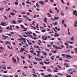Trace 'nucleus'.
<instances>
[{"label":"nucleus","mask_w":77,"mask_h":77,"mask_svg":"<svg viewBox=\"0 0 77 77\" xmlns=\"http://www.w3.org/2000/svg\"><path fill=\"white\" fill-rule=\"evenodd\" d=\"M19 41H22L24 42H26V41L25 40V39L24 38H20V39H18Z\"/></svg>","instance_id":"nucleus-1"},{"label":"nucleus","mask_w":77,"mask_h":77,"mask_svg":"<svg viewBox=\"0 0 77 77\" xmlns=\"http://www.w3.org/2000/svg\"><path fill=\"white\" fill-rule=\"evenodd\" d=\"M0 25H1V26H7L8 25L6 24V23L2 22L1 23V24L0 23Z\"/></svg>","instance_id":"nucleus-2"},{"label":"nucleus","mask_w":77,"mask_h":77,"mask_svg":"<svg viewBox=\"0 0 77 77\" xmlns=\"http://www.w3.org/2000/svg\"><path fill=\"white\" fill-rule=\"evenodd\" d=\"M66 57L67 58H66V59H70V58H72V57L68 54H66L65 55Z\"/></svg>","instance_id":"nucleus-3"},{"label":"nucleus","mask_w":77,"mask_h":77,"mask_svg":"<svg viewBox=\"0 0 77 77\" xmlns=\"http://www.w3.org/2000/svg\"><path fill=\"white\" fill-rule=\"evenodd\" d=\"M42 39L46 40H47V37L42 36Z\"/></svg>","instance_id":"nucleus-4"},{"label":"nucleus","mask_w":77,"mask_h":77,"mask_svg":"<svg viewBox=\"0 0 77 77\" xmlns=\"http://www.w3.org/2000/svg\"><path fill=\"white\" fill-rule=\"evenodd\" d=\"M59 17H54V19L55 20H59Z\"/></svg>","instance_id":"nucleus-5"},{"label":"nucleus","mask_w":77,"mask_h":77,"mask_svg":"<svg viewBox=\"0 0 77 77\" xmlns=\"http://www.w3.org/2000/svg\"><path fill=\"white\" fill-rule=\"evenodd\" d=\"M44 21L45 23H47V18H44Z\"/></svg>","instance_id":"nucleus-6"},{"label":"nucleus","mask_w":77,"mask_h":77,"mask_svg":"<svg viewBox=\"0 0 77 77\" xmlns=\"http://www.w3.org/2000/svg\"><path fill=\"white\" fill-rule=\"evenodd\" d=\"M55 48H56V49H58V50H60V49H61L62 48H61L59 47H57V46H56Z\"/></svg>","instance_id":"nucleus-7"},{"label":"nucleus","mask_w":77,"mask_h":77,"mask_svg":"<svg viewBox=\"0 0 77 77\" xmlns=\"http://www.w3.org/2000/svg\"><path fill=\"white\" fill-rule=\"evenodd\" d=\"M25 33L26 34V35H27V34H29V35H31V34L30 33V32H29V31H27V32H25Z\"/></svg>","instance_id":"nucleus-8"},{"label":"nucleus","mask_w":77,"mask_h":77,"mask_svg":"<svg viewBox=\"0 0 77 77\" xmlns=\"http://www.w3.org/2000/svg\"><path fill=\"white\" fill-rule=\"evenodd\" d=\"M43 63H44L46 65H49V63H47V62L43 61Z\"/></svg>","instance_id":"nucleus-9"},{"label":"nucleus","mask_w":77,"mask_h":77,"mask_svg":"<svg viewBox=\"0 0 77 77\" xmlns=\"http://www.w3.org/2000/svg\"><path fill=\"white\" fill-rule=\"evenodd\" d=\"M12 60L14 61V62H17V60L14 58H12Z\"/></svg>","instance_id":"nucleus-10"},{"label":"nucleus","mask_w":77,"mask_h":77,"mask_svg":"<svg viewBox=\"0 0 77 77\" xmlns=\"http://www.w3.org/2000/svg\"><path fill=\"white\" fill-rule=\"evenodd\" d=\"M70 39L71 41H74V36H72L70 38Z\"/></svg>","instance_id":"nucleus-11"},{"label":"nucleus","mask_w":77,"mask_h":77,"mask_svg":"<svg viewBox=\"0 0 77 77\" xmlns=\"http://www.w3.org/2000/svg\"><path fill=\"white\" fill-rule=\"evenodd\" d=\"M39 3H40V4L41 3L42 5H44V2H42V1H40Z\"/></svg>","instance_id":"nucleus-12"},{"label":"nucleus","mask_w":77,"mask_h":77,"mask_svg":"<svg viewBox=\"0 0 77 77\" xmlns=\"http://www.w3.org/2000/svg\"><path fill=\"white\" fill-rule=\"evenodd\" d=\"M10 14L11 15H12V16H13V15H15V13H11Z\"/></svg>","instance_id":"nucleus-13"},{"label":"nucleus","mask_w":77,"mask_h":77,"mask_svg":"<svg viewBox=\"0 0 77 77\" xmlns=\"http://www.w3.org/2000/svg\"><path fill=\"white\" fill-rule=\"evenodd\" d=\"M2 37H4V38H8V39H9V37L8 36H5V35H2Z\"/></svg>","instance_id":"nucleus-14"},{"label":"nucleus","mask_w":77,"mask_h":77,"mask_svg":"<svg viewBox=\"0 0 77 77\" xmlns=\"http://www.w3.org/2000/svg\"><path fill=\"white\" fill-rule=\"evenodd\" d=\"M21 50H22V51H25L24 48H21Z\"/></svg>","instance_id":"nucleus-15"},{"label":"nucleus","mask_w":77,"mask_h":77,"mask_svg":"<svg viewBox=\"0 0 77 77\" xmlns=\"http://www.w3.org/2000/svg\"><path fill=\"white\" fill-rule=\"evenodd\" d=\"M26 35L28 36H29L30 37V38H33V36L32 35Z\"/></svg>","instance_id":"nucleus-16"},{"label":"nucleus","mask_w":77,"mask_h":77,"mask_svg":"<svg viewBox=\"0 0 77 77\" xmlns=\"http://www.w3.org/2000/svg\"><path fill=\"white\" fill-rule=\"evenodd\" d=\"M23 17L25 18H26V19H28V17H27V16H24V15H23Z\"/></svg>","instance_id":"nucleus-17"},{"label":"nucleus","mask_w":77,"mask_h":77,"mask_svg":"<svg viewBox=\"0 0 77 77\" xmlns=\"http://www.w3.org/2000/svg\"><path fill=\"white\" fill-rule=\"evenodd\" d=\"M61 23L62 24H64V23H65V20H62Z\"/></svg>","instance_id":"nucleus-18"},{"label":"nucleus","mask_w":77,"mask_h":77,"mask_svg":"<svg viewBox=\"0 0 77 77\" xmlns=\"http://www.w3.org/2000/svg\"><path fill=\"white\" fill-rule=\"evenodd\" d=\"M65 45H66L67 46V47H69V45H68V43L66 42L64 43Z\"/></svg>","instance_id":"nucleus-19"},{"label":"nucleus","mask_w":77,"mask_h":77,"mask_svg":"<svg viewBox=\"0 0 77 77\" xmlns=\"http://www.w3.org/2000/svg\"><path fill=\"white\" fill-rule=\"evenodd\" d=\"M12 22L13 24H16V22H15V21L14 20H13Z\"/></svg>","instance_id":"nucleus-20"},{"label":"nucleus","mask_w":77,"mask_h":77,"mask_svg":"<svg viewBox=\"0 0 77 77\" xmlns=\"http://www.w3.org/2000/svg\"><path fill=\"white\" fill-rule=\"evenodd\" d=\"M17 22L19 23H20L21 22H23V21L21 20H20L19 21L18 20Z\"/></svg>","instance_id":"nucleus-21"},{"label":"nucleus","mask_w":77,"mask_h":77,"mask_svg":"<svg viewBox=\"0 0 77 77\" xmlns=\"http://www.w3.org/2000/svg\"><path fill=\"white\" fill-rule=\"evenodd\" d=\"M75 13H77V11H76V10H75V11L73 12V14H75Z\"/></svg>","instance_id":"nucleus-22"},{"label":"nucleus","mask_w":77,"mask_h":77,"mask_svg":"<svg viewBox=\"0 0 77 77\" xmlns=\"http://www.w3.org/2000/svg\"><path fill=\"white\" fill-rule=\"evenodd\" d=\"M26 3H27V4H30L31 5V4H32V3H31L29 2V1H27L26 2Z\"/></svg>","instance_id":"nucleus-23"},{"label":"nucleus","mask_w":77,"mask_h":77,"mask_svg":"<svg viewBox=\"0 0 77 77\" xmlns=\"http://www.w3.org/2000/svg\"><path fill=\"white\" fill-rule=\"evenodd\" d=\"M53 57H54V56H52V57H51V59H52V60H54V59Z\"/></svg>","instance_id":"nucleus-24"},{"label":"nucleus","mask_w":77,"mask_h":77,"mask_svg":"<svg viewBox=\"0 0 77 77\" xmlns=\"http://www.w3.org/2000/svg\"><path fill=\"white\" fill-rule=\"evenodd\" d=\"M23 36H24V37H26V38H28V36L25 35H23Z\"/></svg>","instance_id":"nucleus-25"},{"label":"nucleus","mask_w":77,"mask_h":77,"mask_svg":"<svg viewBox=\"0 0 77 77\" xmlns=\"http://www.w3.org/2000/svg\"><path fill=\"white\" fill-rule=\"evenodd\" d=\"M66 75H67L66 77H71V76L70 75H67V74H66Z\"/></svg>","instance_id":"nucleus-26"},{"label":"nucleus","mask_w":77,"mask_h":77,"mask_svg":"<svg viewBox=\"0 0 77 77\" xmlns=\"http://www.w3.org/2000/svg\"><path fill=\"white\" fill-rule=\"evenodd\" d=\"M61 1L62 3H63V4H66L65 2H63V0H61Z\"/></svg>","instance_id":"nucleus-27"},{"label":"nucleus","mask_w":77,"mask_h":77,"mask_svg":"<svg viewBox=\"0 0 77 77\" xmlns=\"http://www.w3.org/2000/svg\"><path fill=\"white\" fill-rule=\"evenodd\" d=\"M52 52L53 53H57V52L54 51H52Z\"/></svg>","instance_id":"nucleus-28"},{"label":"nucleus","mask_w":77,"mask_h":77,"mask_svg":"<svg viewBox=\"0 0 77 77\" xmlns=\"http://www.w3.org/2000/svg\"><path fill=\"white\" fill-rule=\"evenodd\" d=\"M47 70L48 71H50V72H52V71H51V69H47Z\"/></svg>","instance_id":"nucleus-29"},{"label":"nucleus","mask_w":77,"mask_h":77,"mask_svg":"<svg viewBox=\"0 0 77 77\" xmlns=\"http://www.w3.org/2000/svg\"><path fill=\"white\" fill-rule=\"evenodd\" d=\"M45 31H46V30H42V32L43 33H44V32H45Z\"/></svg>","instance_id":"nucleus-30"},{"label":"nucleus","mask_w":77,"mask_h":77,"mask_svg":"<svg viewBox=\"0 0 77 77\" xmlns=\"http://www.w3.org/2000/svg\"><path fill=\"white\" fill-rule=\"evenodd\" d=\"M57 67H58L59 68H60V69H61V67H60L59 65H57Z\"/></svg>","instance_id":"nucleus-31"},{"label":"nucleus","mask_w":77,"mask_h":77,"mask_svg":"<svg viewBox=\"0 0 77 77\" xmlns=\"http://www.w3.org/2000/svg\"><path fill=\"white\" fill-rule=\"evenodd\" d=\"M65 55H66V54H62L61 56H63V57H65Z\"/></svg>","instance_id":"nucleus-32"},{"label":"nucleus","mask_w":77,"mask_h":77,"mask_svg":"<svg viewBox=\"0 0 77 77\" xmlns=\"http://www.w3.org/2000/svg\"><path fill=\"white\" fill-rule=\"evenodd\" d=\"M27 21H32V20H31V19H27Z\"/></svg>","instance_id":"nucleus-33"},{"label":"nucleus","mask_w":77,"mask_h":77,"mask_svg":"<svg viewBox=\"0 0 77 77\" xmlns=\"http://www.w3.org/2000/svg\"><path fill=\"white\" fill-rule=\"evenodd\" d=\"M49 12L51 14H53V11H51V10H49Z\"/></svg>","instance_id":"nucleus-34"},{"label":"nucleus","mask_w":77,"mask_h":77,"mask_svg":"<svg viewBox=\"0 0 77 77\" xmlns=\"http://www.w3.org/2000/svg\"><path fill=\"white\" fill-rule=\"evenodd\" d=\"M3 9H5L4 8H0V10H3Z\"/></svg>","instance_id":"nucleus-35"},{"label":"nucleus","mask_w":77,"mask_h":77,"mask_svg":"<svg viewBox=\"0 0 77 77\" xmlns=\"http://www.w3.org/2000/svg\"><path fill=\"white\" fill-rule=\"evenodd\" d=\"M14 3L16 5H18V3L17 2H15Z\"/></svg>","instance_id":"nucleus-36"},{"label":"nucleus","mask_w":77,"mask_h":77,"mask_svg":"<svg viewBox=\"0 0 77 77\" xmlns=\"http://www.w3.org/2000/svg\"><path fill=\"white\" fill-rule=\"evenodd\" d=\"M36 6L38 7V8L39 7V5H38V3H36Z\"/></svg>","instance_id":"nucleus-37"},{"label":"nucleus","mask_w":77,"mask_h":77,"mask_svg":"<svg viewBox=\"0 0 77 77\" xmlns=\"http://www.w3.org/2000/svg\"><path fill=\"white\" fill-rule=\"evenodd\" d=\"M33 35L34 36H35V37H36V34H35V33H33Z\"/></svg>","instance_id":"nucleus-38"},{"label":"nucleus","mask_w":77,"mask_h":77,"mask_svg":"<svg viewBox=\"0 0 77 77\" xmlns=\"http://www.w3.org/2000/svg\"><path fill=\"white\" fill-rule=\"evenodd\" d=\"M9 10H10V8H8V9H5L6 11H9Z\"/></svg>","instance_id":"nucleus-39"},{"label":"nucleus","mask_w":77,"mask_h":77,"mask_svg":"<svg viewBox=\"0 0 77 77\" xmlns=\"http://www.w3.org/2000/svg\"><path fill=\"white\" fill-rule=\"evenodd\" d=\"M36 52L37 53H39L40 54H41V51H37Z\"/></svg>","instance_id":"nucleus-40"},{"label":"nucleus","mask_w":77,"mask_h":77,"mask_svg":"<svg viewBox=\"0 0 77 77\" xmlns=\"http://www.w3.org/2000/svg\"><path fill=\"white\" fill-rule=\"evenodd\" d=\"M4 18H6V19H5V20H7V19H8V17H6L5 16H4Z\"/></svg>","instance_id":"nucleus-41"},{"label":"nucleus","mask_w":77,"mask_h":77,"mask_svg":"<svg viewBox=\"0 0 77 77\" xmlns=\"http://www.w3.org/2000/svg\"><path fill=\"white\" fill-rule=\"evenodd\" d=\"M20 26L21 28H24V26L22 25H21Z\"/></svg>","instance_id":"nucleus-42"},{"label":"nucleus","mask_w":77,"mask_h":77,"mask_svg":"<svg viewBox=\"0 0 77 77\" xmlns=\"http://www.w3.org/2000/svg\"><path fill=\"white\" fill-rule=\"evenodd\" d=\"M65 62H69V61L68 60H65Z\"/></svg>","instance_id":"nucleus-43"},{"label":"nucleus","mask_w":77,"mask_h":77,"mask_svg":"<svg viewBox=\"0 0 77 77\" xmlns=\"http://www.w3.org/2000/svg\"><path fill=\"white\" fill-rule=\"evenodd\" d=\"M57 39H58V41H62V40L59 38H57Z\"/></svg>","instance_id":"nucleus-44"},{"label":"nucleus","mask_w":77,"mask_h":77,"mask_svg":"<svg viewBox=\"0 0 77 77\" xmlns=\"http://www.w3.org/2000/svg\"><path fill=\"white\" fill-rule=\"evenodd\" d=\"M59 60L61 61H62V60H63V59H62V58H59Z\"/></svg>","instance_id":"nucleus-45"},{"label":"nucleus","mask_w":77,"mask_h":77,"mask_svg":"<svg viewBox=\"0 0 77 77\" xmlns=\"http://www.w3.org/2000/svg\"><path fill=\"white\" fill-rule=\"evenodd\" d=\"M22 5H23V6H24L25 5V4L24 3V2H23L22 4Z\"/></svg>","instance_id":"nucleus-46"},{"label":"nucleus","mask_w":77,"mask_h":77,"mask_svg":"<svg viewBox=\"0 0 77 77\" xmlns=\"http://www.w3.org/2000/svg\"><path fill=\"white\" fill-rule=\"evenodd\" d=\"M35 59H36V60H38V61H40V60H39V59H38L36 58V57H35Z\"/></svg>","instance_id":"nucleus-47"},{"label":"nucleus","mask_w":77,"mask_h":77,"mask_svg":"<svg viewBox=\"0 0 77 77\" xmlns=\"http://www.w3.org/2000/svg\"><path fill=\"white\" fill-rule=\"evenodd\" d=\"M21 14H26V12H21Z\"/></svg>","instance_id":"nucleus-48"},{"label":"nucleus","mask_w":77,"mask_h":77,"mask_svg":"<svg viewBox=\"0 0 77 77\" xmlns=\"http://www.w3.org/2000/svg\"><path fill=\"white\" fill-rule=\"evenodd\" d=\"M61 14L63 16V15H64V14L63 13L61 12Z\"/></svg>","instance_id":"nucleus-49"},{"label":"nucleus","mask_w":77,"mask_h":77,"mask_svg":"<svg viewBox=\"0 0 77 77\" xmlns=\"http://www.w3.org/2000/svg\"><path fill=\"white\" fill-rule=\"evenodd\" d=\"M64 65H66V66H68V63H65L64 64Z\"/></svg>","instance_id":"nucleus-50"},{"label":"nucleus","mask_w":77,"mask_h":77,"mask_svg":"<svg viewBox=\"0 0 77 77\" xmlns=\"http://www.w3.org/2000/svg\"><path fill=\"white\" fill-rule=\"evenodd\" d=\"M27 56L28 57H32V56H31L30 55H29V54H27Z\"/></svg>","instance_id":"nucleus-51"},{"label":"nucleus","mask_w":77,"mask_h":77,"mask_svg":"<svg viewBox=\"0 0 77 77\" xmlns=\"http://www.w3.org/2000/svg\"><path fill=\"white\" fill-rule=\"evenodd\" d=\"M54 72H58V71L57 70H54Z\"/></svg>","instance_id":"nucleus-52"},{"label":"nucleus","mask_w":77,"mask_h":77,"mask_svg":"<svg viewBox=\"0 0 77 77\" xmlns=\"http://www.w3.org/2000/svg\"><path fill=\"white\" fill-rule=\"evenodd\" d=\"M74 26L75 27H77V25L75 23L74 24Z\"/></svg>","instance_id":"nucleus-53"},{"label":"nucleus","mask_w":77,"mask_h":77,"mask_svg":"<svg viewBox=\"0 0 77 77\" xmlns=\"http://www.w3.org/2000/svg\"><path fill=\"white\" fill-rule=\"evenodd\" d=\"M40 64H41V65H44V63H43L40 62Z\"/></svg>","instance_id":"nucleus-54"},{"label":"nucleus","mask_w":77,"mask_h":77,"mask_svg":"<svg viewBox=\"0 0 77 77\" xmlns=\"http://www.w3.org/2000/svg\"><path fill=\"white\" fill-rule=\"evenodd\" d=\"M69 48H73V47H72V46L70 45L69 46Z\"/></svg>","instance_id":"nucleus-55"},{"label":"nucleus","mask_w":77,"mask_h":77,"mask_svg":"<svg viewBox=\"0 0 77 77\" xmlns=\"http://www.w3.org/2000/svg\"><path fill=\"white\" fill-rule=\"evenodd\" d=\"M21 58H22V59H25V57H23L22 56H21Z\"/></svg>","instance_id":"nucleus-56"},{"label":"nucleus","mask_w":77,"mask_h":77,"mask_svg":"<svg viewBox=\"0 0 77 77\" xmlns=\"http://www.w3.org/2000/svg\"><path fill=\"white\" fill-rule=\"evenodd\" d=\"M3 72H4V73H7V72H8V71H4Z\"/></svg>","instance_id":"nucleus-57"},{"label":"nucleus","mask_w":77,"mask_h":77,"mask_svg":"<svg viewBox=\"0 0 77 77\" xmlns=\"http://www.w3.org/2000/svg\"><path fill=\"white\" fill-rule=\"evenodd\" d=\"M64 27H66V25L65 24H64Z\"/></svg>","instance_id":"nucleus-58"},{"label":"nucleus","mask_w":77,"mask_h":77,"mask_svg":"<svg viewBox=\"0 0 77 77\" xmlns=\"http://www.w3.org/2000/svg\"><path fill=\"white\" fill-rule=\"evenodd\" d=\"M32 75H33L34 76H35V77H37V75H35L34 74H32Z\"/></svg>","instance_id":"nucleus-59"},{"label":"nucleus","mask_w":77,"mask_h":77,"mask_svg":"<svg viewBox=\"0 0 77 77\" xmlns=\"http://www.w3.org/2000/svg\"><path fill=\"white\" fill-rule=\"evenodd\" d=\"M47 47H51V45H47Z\"/></svg>","instance_id":"nucleus-60"},{"label":"nucleus","mask_w":77,"mask_h":77,"mask_svg":"<svg viewBox=\"0 0 77 77\" xmlns=\"http://www.w3.org/2000/svg\"><path fill=\"white\" fill-rule=\"evenodd\" d=\"M28 44H29V45H32V43H31V42H28Z\"/></svg>","instance_id":"nucleus-61"},{"label":"nucleus","mask_w":77,"mask_h":77,"mask_svg":"<svg viewBox=\"0 0 77 77\" xmlns=\"http://www.w3.org/2000/svg\"><path fill=\"white\" fill-rule=\"evenodd\" d=\"M3 32V31L2 29H0V33Z\"/></svg>","instance_id":"nucleus-62"},{"label":"nucleus","mask_w":77,"mask_h":77,"mask_svg":"<svg viewBox=\"0 0 77 77\" xmlns=\"http://www.w3.org/2000/svg\"><path fill=\"white\" fill-rule=\"evenodd\" d=\"M59 10H57V13H59Z\"/></svg>","instance_id":"nucleus-63"},{"label":"nucleus","mask_w":77,"mask_h":77,"mask_svg":"<svg viewBox=\"0 0 77 77\" xmlns=\"http://www.w3.org/2000/svg\"><path fill=\"white\" fill-rule=\"evenodd\" d=\"M76 17H77V13L74 14Z\"/></svg>","instance_id":"nucleus-64"}]
</instances>
